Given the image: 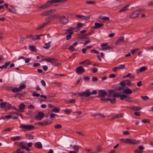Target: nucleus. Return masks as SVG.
Instances as JSON below:
<instances>
[{
	"label": "nucleus",
	"instance_id": "3c124183",
	"mask_svg": "<svg viewBox=\"0 0 153 153\" xmlns=\"http://www.w3.org/2000/svg\"><path fill=\"white\" fill-rule=\"evenodd\" d=\"M125 82L126 83L127 85L128 86H130L132 85L130 81L128 79L126 80Z\"/></svg>",
	"mask_w": 153,
	"mask_h": 153
},
{
	"label": "nucleus",
	"instance_id": "b1692460",
	"mask_svg": "<svg viewBox=\"0 0 153 153\" xmlns=\"http://www.w3.org/2000/svg\"><path fill=\"white\" fill-rule=\"evenodd\" d=\"M123 92L127 94H131L132 92V91L129 88H127L124 90V91Z\"/></svg>",
	"mask_w": 153,
	"mask_h": 153
},
{
	"label": "nucleus",
	"instance_id": "cd10ccee",
	"mask_svg": "<svg viewBox=\"0 0 153 153\" xmlns=\"http://www.w3.org/2000/svg\"><path fill=\"white\" fill-rule=\"evenodd\" d=\"M48 123L46 120H44L43 122H39L38 123V124L41 126H45L48 124Z\"/></svg>",
	"mask_w": 153,
	"mask_h": 153
},
{
	"label": "nucleus",
	"instance_id": "a19ab883",
	"mask_svg": "<svg viewBox=\"0 0 153 153\" xmlns=\"http://www.w3.org/2000/svg\"><path fill=\"white\" fill-rule=\"evenodd\" d=\"M125 100L126 101L130 102L131 101V98L129 96H126V99Z\"/></svg>",
	"mask_w": 153,
	"mask_h": 153
},
{
	"label": "nucleus",
	"instance_id": "423d86ee",
	"mask_svg": "<svg viewBox=\"0 0 153 153\" xmlns=\"http://www.w3.org/2000/svg\"><path fill=\"white\" fill-rule=\"evenodd\" d=\"M98 97H104L107 95V92L104 90H100L98 91Z\"/></svg>",
	"mask_w": 153,
	"mask_h": 153
},
{
	"label": "nucleus",
	"instance_id": "4d7b16f0",
	"mask_svg": "<svg viewBox=\"0 0 153 153\" xmlns=\"http://www.w3.org/2000/svg\"><path fill=\"white\" fill-rule=\"evenodd\" d=\"M5 89L8 91H12V87L10 86H7L5 87Z\"/></svg>",
	"mask_w": 153,
	"mask_h": 153
},
{
	"label": "nucleus",
	"instance_id": "c9c22d12",
	"mask_svg": "<svg viewBox=\"0 0 153 153\" xmlns=\"http://www.w3.org/2000/svg\"><path fill=\"white\" fill-rule=\"evenodd\" d=\"M100 19L103 21V22H105L106 21H108L110 19V18L108 17H103L101 18Z\"/></svg>",
	"mask_w": 153,
	"mask_h": 153
},
{
	"label": "nucleus",
	"instance_id": "f03ea898",
	"mask_svg": "<svg viewBox=\"0 0 153 153\" xmlns=\"http://www.w3.org/2000/svg\"><path fill=\"white\" fill-rule=\"evenodd\" d=\"M59 20V22L63 25H65L67 24L69 21L68 17L66 18L65 16L60 15Z\"/></svg>",
	"mask_w": 153,
	"mask_h": 153
},
{
	"label": "nucleus",
	"instance_id": "79ce46f5",
	"mask_svg": "<svg viewBox=\"0 0 153 153\" xmlns=\"http://www.w3.org/2000/svg\"><path fill=\"white\" fill-rule=\"evenodd\" d=\"M26 87V85L25 84H22L20 85L19 88V91H21L22 89L25 88Z\"/></svg>",
	"mask_w": 153,
	"mask_h": 153
},
{
	"label": "nucleus",
	"instance_id": "a211bd4d",
	"mask_svg": "<svg viewBox=\"0 0 153 153\" xmlns=\"http://www.w3.org/2000/svg\"><path fill=\"white\" fill-rule=\"evenodd\" d=\"M60 15L58 14H55L53 15H52V16L48 17L46 19V20L47 19H49L50 18H51L52 19H57V18H59V17L60 16Z\"/></svg>",
	"mask_w": 153,
	"mask_h": 153
},
{
	"label": "nucleus",
	"instance_id": "ddd939ff",
	"mask_svg": "<svg viewBox=\"0 0 153 153\" xmlns=\"http://www.w3.org/2000/svg\"><path fill=\"white\" fill-rule=\"evenodd\" d=\"M56 0H51L50 1H47L46 4H45L46 8H47L51 6L53 4L56 3Z\"/></svg>",
	"mask_w": 153,
	"mask_h": 153
},
{
	"label": "nucleus",
	"instance_id": "4be33fe9",
	"mask_svg": "<svg viewBox=\"0 0 153 153\" xmlns=\"http://www.w3.org/2000/svg\"><path fill=\"white\" fill-rule=\"evenodd\" d=\"M123 114H117L115 115H114L112 117L111 119L110 120H111L114 119H116V118H118L119 117H122L123 116Z\"/></svg>",
	"mask_w": 153,
	"mask_h": 153
},
{
	"label": "nucleus",
	"instance_id": "864d4df0",
	"mask_svg": "<svg viewBox=\"0 0 153 153\" xmlns=\"http://www.w3.org/2000/svg\"><path fill=\"white\" fill-rule=\"evenodd\" d=\"M8 109H14L15 110H16L17 111H19V110L18 109L16 108V107H15L14 106H10L9 107H8Z\"/></svg>",
	"mask_w": 153,
	"mask_h": 153
},
{
	"label": "nucleus",
	"instance_id": "603ef678",
	"mask_svg": "<svg viewBox=\"0 0 153 153\" xmlns=\"http://www.w3.org/2000/svg\"><path fill=\"white\" fill-rule=\"evenodd\" d=\"M126 95L124 94H121L120 97V100H123L125 98H126Z\"/></svg>",
	"mask_w": 153,
	"mask_h": 153
},
{
	"label": "nucleus",
	"instance_id": "bb28decb",
	"mask_svg": "<svg viewBox=\"0 0 153 153\" xmlns=\"http://www.w3.org/2000/svg\"><path fill=\"white\" fill-rule=\"evenodd\" d=\"M147 69V68H140L139 69L137 70L136 72L137 73H139L145 71Z\"/></svg>",
	"mask_w": 153,
	"mask_h": 153
},
{
	"label": "nucleus",
	"instance_id": "6e6552de",
	"mask_svg": "<svg viewBox=\"0 0 153 153\" xmlns=\"http://www.w3.org/2000/svg\"><path fill=\"white\" fill-rule=\"evenodd\" d=\"M45 116V114L42 112H39L35 116V118L38 120H41Z\"/></svg>",
	"mask_w": 153,
	"mask_h": 153
},
{
	"label": "nucleus",
	"instance_id": "c03bdc74",
	"mask_svg": "<svg viewBox=\"0 0 153 153\" xmlns=\"http://www.w3.org/2000/svg\"><path fill=\"white\" fill-rule=\"evenodd\" d=\"M73 34V32L69 33V34L66 36V39L67 40H68L71 39V34Z\"/></svg>",
	"mask_w": 153,
	"mask_h": 153
},
{
	"label": "nucleus",
	"instance_id": "2eb2a0df",
	"mask_svg": "<svg viewBox=\"0 0 153 153\" xmlns=\"http://www.w3.org/2000/svg\"><path fill=\"white\" fill-rule=\"evenodd\" d=\"M124 42V37L122 36L119 38L115 42V44L116 45H119L120 44Z\"/></svg>",
	"mask_w": 153,
	"mask_h": 153
},
{
	"label": "nucleus",
	"instance_id": "37998d69",
	"mask_svg": "<svg viewBox=\"0 0 153 153\" xmlns=\"http://www.w3.org/2000/svg\"><path fill=\"white\" fill-rule=\"evenodd\" d=\"M120 95L119 93H114L113 94V97L115 98L116 97H120Z\"/></svg>",
	"mask_w": 153,
	"mask_h": 153
},
{
	"label": "nucleus",
	"instance_id": "680f3d73",
	"mask_svg": "<svg viewBox=\"0 0 153 153\" xmlns=\"http://www.w3.org/2000/svg\"><path fill=\"white\" fill-rule=\"evenodd\" d=\"M110 101L111 104H114L116 102V99L114 98L113 99H110Z\"/></svg>",
	"mask_w": 153,
	"mask_h": 153
},
{
	"label": "nucleus",
	"instance_id": "dca6fc26",
	"mask_svg": "<svg viewBox=\"0 0 153 153\" xmlns=\"http://www.w3.org/2000/svg\"><path fill=\"white\" fill-rule=\"evenodd\" d=\"M76 71L78 74H81L84 73L85 70L83 68H77Z\"/></svg>",
	"mask_w": 153,
	"mask_h": 153
},
{
	"label": "nucleus",
	"instance_id": "f3484780",
	"mask_svg": "<svg viewBox=\"0 0 153 153\" xmlns=\"http://www.w3.org/2000/svg\"><path fill=\"white\" fill-rule=\"evenodd\" d=\"M25 107V105L23 103H21L19 106V111H20L21 112L23 111Z\"/></svg>",
	"mask_w": 153,
	"mask_h": 153
},
{
	"label": "nucleus",
	"instance_id": "e2e57ef3",
	"mask_svg": "<svg viewBox=\"0 0 153 153\" xmlns=\"http://www.w3.org/2000/svg\"><path fill=\"white\" fill-rule=\"evenodd\" d=\"M38 8L40 9H44L47 8L45 4L39 7Z\"/></svg>",
	"mask_w": 153,
	"mask_h": 153
},
{
	"label": "nucleus",
	"instance_id": "7c9ffc66",
	"mask_svg": "<svg viewBox=\"0 0 153 153\" xmlns=\"http://www.w3.org/2000/svg\"><path fill=\"white\" fill-rule=\"evenodd\" d=\"M18 145L20 147L22 148V149H25L27 147L26 146L24 145V143L23 142H20Z\"/></svg>",
	"mask_w": 153,
	"mask_h": 153
},
{
	"label": "nucleus",
	"instance_id": "0e129e2a",
	"mask_svg": "<svg viewBox=\"0 0 153 153\" xmlns=\"http://www.w3.org/2000/svg\"><path fill=\"white\" fill-rule=\"evenodd\" d=\"M32 96L33 97H39L40 96V94H39L36 93L34 91L33 92Z\"/></svg>",
	"mask_w": 153,
	"mask_h": 153
},
{
	"label": "nucleus",
	"instance_id": "6e6d98bb",
	"mask_svg": "<svg viewBox=\"0 0 153 153\" xmlns=\"http://www.w3.org/2000/svg\"><path fill=\"white\" fill-rule=\"evenodd\" d=\"M10 62H7L5 63L4 65H3L1 66H0V67H7L10 65Z\"/></svg>",
	"mask_w": 153,
	"mask_h": 153
},
{
	"label": "nucleus",
	"instance_id": "39448f33",
	"mask_svg": "<svg viewBox=\"0 0 153 153\" xmlns=\"http://www.w3.org/2000/svg\"><path fill=\"white\" fill-rule=\"evenodd\" d=\"M56 11L55 10H48L45 11L41 14L42 16H46L51 15L52 13H54Z\"/></svg>",
	"mask_w": 153,
	"mask_h": 153
},
{
	"label": "nucleus",
	"instance_id": "9d476101",
	"mask_svg": "<svg viewBox=\"0 0 153 153\" xmlns=\"http://www.w3.org/2000/svg\"><path fill=\"white\" fill-rule=\"evenodd\" d=\"M50 22V21H48L47 22L44 23L40 26H39L36 28L37 30H40L42 29L44 27L47 25Z\"/></svg>",
	"mask_w": 153,
	"mask_h": 153
},
{
	"label": "nucleus",
	"instance_id": "e433bc0d",
	"mask_svg": "<svg viewBox=\"0 0 153 153\" xmlns=\"http://www.w3.org/2000/svg\"><path fill=\"white\" fill-rule=\"evenodd\" d=\"M8 103L7 102H2L0 103V107L1 108H3L5 107L6 105L8 104Z\"/></svg>",
	"mask_w": 153,
	"mask_h": 153
},
{
	"label": "nucleus",
	"instance_id": "c85d7f7f",
	"mask_svg": "<svg viewBox=\"0 0 153 153\" xmlns=\"http://www.w3.org/2000/svg\"><path fill=\"white\" fill-rule=\"evenodd\" d=\"M128 5H127L123 7L119 11V12H121L126 10L128 8Z\"/></svg>",
	"mask_w": 153,
	"mask_h": 153
},
{
	"label": "nucleus",
	"instance_id": "f257e3e1",
	"mask_svg": "<svg viewBox=\"0 0 153 153\" xmlns=\"http://www.w3.org/2000/svg\"><path fill=\"white\" fill-rule=\"evenodd\" d=\"M120 140H123L124 141L122 142L123 143L126 144H132L133 145L138 144L140 142L139 140L131 139H122Z\"/></svg>",
	"mask_w": 153,
	"mask_h": 153
},
{
	"label": "nucleus",
	"instance_id": "20e7f679",
	"mask_svg": "<svg viewBox=\"0 0 153 153\" xmlns=\"http://www.w3.org/2000/svg\"><path fill=\"white\" fill-rule=\"evenodd\" d=\"M91 95V92L89 89L86 90L84 92L82 93H80L79 95L81 97H89Z\"/></svg>",
	"mask_w": 153,
	"mask_h": 153
},
{
	"label": "nucleus",
	"instance_id": "69168bd1",
	"mask_svg": "<svg viewBox=\"0 0 153 153\" xmlns=\"http://www.w3.org/2000/svg\"><path fill=\"white\" fill-rule=\"evenodd\" d=\"M85 150L88 153H89L90 152H91L92 151V149L91 148H86Z\"/></svg>",
	"mask_w": 153,
	"mask_h": 153
},
{
	"label": "nucleus",
	"instance_id": "aec40b11",
	"mask_svg": "<svg viewBox=\"0 0 153 153\" xmlns=\"http://www.w3.org/2000/svg\"><path fill=\"white\" fill-rule=\"evenodd\" d=\"M35 147L38 149H41L42 148V145L41 142H37L34 144Z\"/></svg>",
	"mask_w": 153,
	"mask_h": 153
},
{
	"label": "nucleus",
	"instance_id": "ea45409f",
	"mask_svg": "<svg viewBox=\"0 0 153 153\" xmlns=\"http://www.w3.org/2000/svg\"><path fill=\"white\" fill-rule=\"evenodd\" d=\"M20 138L21 137L19 136L14 137L11 138V139L14 141L16 140H20Z\"/></svg>",
	"mask_w": 153,
	"mask_h": 153
},
{
	"label": "nucleus",
	"instance_id": "4468645a",
	"mask_svg": "<svg viewBox=\"0 0 153 153\" xmlns=\"http://www.w3.org/2000/svg\"><path fill=\"white\" fill-rule=\"evenodd\" d=\"M8 10L10 12H11L13 13L16 14L17 11L16 10L13 6L10 5L9 8H8Z\"/></svg>",
	"mask_w": 153,
	"mask_h": 153
},
{
	"label": "nucleus",
	"instance_id": "c756f323",
	"mask_svg": "<svg viewBox=\"0 0 153 153\" xmlns=\"http://www.w3.org/2000/svg\"><path fill=\"white\" fill-rule=\"evenodd\" d=\"M51 42H49L48 43H45V46L43 47V48L45 49H49L51 46Z\"/></svg>",
	"mask_w": 153,
	"mask_h": 153
},
{
	"label": "nucleus",
	"instance_id": "72a5a7b5",
	"mask_svg": "<svg viewBox=\"0 0 153 153\" xmlns=\"http://www.w3.org/2000/svg\"><path fill=\"white\" fill-rule=\"evenodd\" d=\"M25 136L26 138L28 140H33L34 139L33 136L31 134H26Z\"/></svg>",
	"mask_w": 153,
	"mask_h": 153
},
{
	"label": "nucleus",
	"instance_id": "a878e982",
	"mask_svg": "<svg viewBox=\"0 0 153 153\" xmlns=\"http://www.w3.org/2000/svg\"><path fill=\"white\" fill-rule=\"evenodd\" d=\"M71 147H72L73 149L74 150V151L77 152L79 151V146L75 145L73 146L71 145Z\"/></svg>",
	"mask_w": 153,
	"mask_h": 153
},
{
	"label": "nucleus",
	"instance_id": "8fccbe9b",
	"mask_svg": "<svg viewBox=\"0 0 153 153\" xmlns=\"http://www.w3.org/2000/svg\"><path fill=\"white\" fill-rule=\"evenodd\" d=\"M102 149V148L101 146H99L97 147L96 152H100Z\"/></svg>",
	"mask_w": 153,
	"mask_h": 153
},
{
	"label": "nucleus",
	"instance_id": "473e14b6",
	"mask_svg": "<svg viewBox=\"0 0 153 153\" xmlns=\"http://www.w3.org/2000/svg\"><path fill=\"white\" fill-rule=\"evenodd\" d=\"M84 24H83L80 22H78L77 23L76 28L78 29L79 28L81 27L84 25Z\"/></svg>",
	"mask_w": 153,
	"mask_h": 153
},
{
	"label": "nucleus",
	"instance_id": "58836bf2",
	"mask_svg": "<svg viewBox=\"0 0 153 153\" xmlns=\"http://www.w3.org/2000/svg\"><path fill=\"white\" fill-rule=\"evenodd\" d=\"M29 48L31 51L33 52L35 51L36 49L35 46L32 45H30L29 46Z\"/></svg>",
	"mask_w": 153,
	"mask_h": 153
},
{
	"label": "nucleus",
	"instance_id": "de8ad7c7",
	"mask_svg": "<svg viewBox=\"0 0 153 153\" xmlns=\"http://www.w3.org/2000/svg\"><path fill=\"white\" fill-rule=\"evenodd\" d=\"M59 110H60L59 108L56 107H55L51 111L55 112H58Z\"/></svg>",
	"mask_w": 153,
	"mask_h": 153
},
{
	"label": "nucleus",
	"instance_id": "052dcab7",
	"mask_svg": "<svg viewBox=\"0 0 153 153\" xmlns=\"http://www.w3.org/2000/svg\"><path fill=\"white\" fill-rule=\"evenodd\" d=\"M5 119L7 120H9L12 118V116L11 115H9L4 116Z\"/></svg>",
	"mask_w": 153,
	"mask_h": 153
},
{
	"label": "nucleus",
	"instance_id": "412c9836",
	"mask_svg": "<svg viewBox=\"0 0 153 153\" xmlns=\"http://www.w3.org/2000/svg\"><path fill=\"white\" fill-rule=\"evenodd\" d=\"M76 16L82 20H88L90 18L89 16H85L82 15H77Z\"/></svg>",
	"mask_w": 153,
	"mask_h": 153
},
{
	"label": "nucleus",
	"instance_id": "5fc2aeb1",
	"mask_svg": "<svg viewBox=\"0 0 153 153\" xmlns=\"http://www.w3.org/2000/svg\"><path fill=\"white\" fill-rule=\"evenodd\" d=\"M74 46H73V45H72L71 46H70L68 48L69 50H71L72 51H75L76 50L74 48Z\"/></svg>",
	"mask_w": 153,
	"mask_h": 153
},
{
	"label": "nucleus",
	"instance_id": "2f4dec72",
	"mask_svg": "<svg viewBox=\"0 0 153 153\" xmlns=\"http://www.w3.org/2000/svg\"><path fill=\"white\" fill-rule=\"evenodd\" d=\"M84 66H88V65L91 64V62L89 61V60H86L83 61Z\"/></svg>",
	"mask_w": 153,
	"mask_h": 153
},
{
	"label": "nucleus",
	"instance_id": "9b49d317",
	"mask_svg": "<svg viewBox=\"0 0 153 153\" xmlns=\"http://www.w3.org/2000/svg\"><path fill=\"white\" fill-rule=\"evenodd\" d=\"M144 147L142 146H140L138 147V149L134 150V153H142L143 152Z\"/></svg>",
	"mask_w": 153,
	"mask_h": 153
},
{
	"label": "nucleus",
	"instance_id": "13d9d810",
	"mask_svg": "<svg viewBox=\"0 0 153 153\" xmlns=\"http://www.w3.org/2000/svg\"><path fill=\"white\" fill-rule=\"evenodd\" d=\"M122 68H113L112 70L114 72L117 71L118 70Z\"/></svg>",
	"mask_w": 153,
	"mask_h": 153
},
{
	"label": "nucleus",
	"instance_id": "0eeeda50",
	"mask_svg": "<svg viewBox=\"0 0 153 153\" xmlns=\"http://www.w3.org/2000/svg\"><path fill=\"white\" fill-rule=\"evenodd\" d=\"M20 128H23L25 129L28 130H31L33 128H34V127L32 125H26L22 124L20 125Z\"/></svg>",
	"mask_w": 153,
	"mask_h": 153
},
{
	"label": "nucleus",
	"instance_id": "5701e85b",
	"mask_svg": "<svg viewBox=\"0 0 153 153\" xmlns=\"http://www.w3.org/2000/svg\"><path fill=\"white\" fill-rule=\"evenodd\" d=\"M104 25L102 23H95L94 24V29H97L100 28Z\"/></svg>",
	"mask_w": 153,
	"mask_h": 153
},
{
	"label": "nucleus",
	"instance_id": "393cba45",
	"mask_svg": "<svg viewBox=\"0 0 153 153\" xmlns=\"http://www.w3.org/2000/svg\"><path fill=\"white\" fill-rule=\"evenodd\" d=\"M22 59H23L24 60L25 59V62L26 63H28L29 62V61L31 60V59L30 58H27L25 59V58L23 56H21L18 58L19 60H20Z\"/></svg>",
	"mask_w": 153,
	"mask_h": 153
},
{
	"label": "nucleus",
	"instance_id": "338daca9",
	"mask_svg": "<svg viewBox=\"0 0 153 153\" xmlns=\"http://www.w3.org/2000/svg\"><path fill=\"white\" fill-rule=\"evenodd\" d=\"M141 98L144 100H146L149 99V97L147 96H142Z\"/></svg>",
	"mask_w": 153,
	"mask_h": 153
},
{
	"label": "nucleus",
	"instance_id": "6ab92c4d",
	"mask_svg": "<svg viewBox=\"0 0 153 153\" xmlns=\"http://www.w3.org/2000/svg\"><path fill=\"white\" fill-rule=\"evenodd\" d=\"M128 107L134 111H138L141 109V107L139 106H133L132 107Z\"/></svg>",
	"mask_w": 153,
	"mask_h": 153
},
{
	"label": "nucleus",
	"instance_id": "bf43d9fd",
	"mask_svg": "<svg viewBox=\"0 0 153 153\" xmlns=\"http://www.w3.org/2000/svg\"><path fill=\"white\" fill-rule=\"evenodd\" d=\"M64 112L65 113L67 114H70L71 111V109H66L64 110Z\"/></svg>",
	"mask_w": 153,
	"mask_h": 153
},
{
	"label": "nucleus",
	"instance_id": "09e8293b",
	"mask_svg": "<svg viewBox=\"0 0 153 153\" xmlns=\"http://www.w3.org/2000/svg\"><path fill=\"white\" fill-rule=\"evenodd\" d=\"M75 29L74 27H70L66 30V32H69V33L73 32L72 30Z\"/></svg>",
	"mask_w": 153,
	"mask_h": 153
},
{
	"label": "nucleus",
	"instance_id": "f704fd0d",
	"mask_svg": "<svg viewBox=\"0 0 153 153\" xmlns=\"http://www.w3.org/2000/svg\"><path fill=\"white\" fill-rule=\"evenodd\" d=\"M45 60L47 62H49L51 63H53L56 60V59L55 58H48L45 59Z\"/></svg>",
	"mask_w": 153,
	"mask_h": 153
},
{
	"label": "nucleus",
	"instance_id": "1a4fd4ad",
	"mask_svg": "<svg viewBox=\"0 0 153 153\" xmlns=\"http://www.w3.org/2000/svg\"><path fill=\"white\" fill-rule=\"evenodd\" d=\"M102 50H107L108 49H112V47H111L108 46L107 43H104L101 45Z\"/></svg>",
	"mask_w": 153,
	"mask_h": 153
},
{
	"label": "nucleus",
	"instance_id": "7ed1b4c3",
	"mask_svg": "<svg viewBox=\"0 0 153 153\" xmlns=\"http://www.w3.org/2000/svg\"><path fill=\"white\" fill-rule=\"evenodd\" d=\"M142 9H139L134 11L130 15V18L131 19H134L138 17L140 12L143 11Z\"/></svg>",
	"mask_w": 153,
	"mask_h": 153
},
{
	"label": "nucleus",
	"instance_id": "49530a36",
	"mask_svg": "<svg viewBox=\"0 0 153 153\" xmlns=\"http://www.w3.org/2000/svg\"><path fill=\"white\" fill-rule=\"evenodd\" d=\"M62 128V126L61 125L58 124L55 125L54 126V128L55 129H60Z\"/></svg>",
	"mask_w": 153,
	"mask_h": 153
},
{
	"label": "nucleus",
	"instance_id": "f8f14e48",
	"mask_svg": "<svg viewBox=\"0 0 153 153\" xmlns=\"http://www.w3.org/2000/svg\"><path fill=\"white\" fill-rule=\"evenodd\" d=\"M27 38H30L33 41H35L36 39L39 40L40 39L39 36L38 35H30L27 36Z\"/></svg>",
	"mask_w": 153,
	"mask_h": 153
},
{
	"label": "nucleus",
	"instance_id": "774afa93",
	"mask_svg": "<svg viewBox=\"0 0 153 153\" xmlns=\"http://www.w3.org/2000/svg\"><path fill=\"white\" fill-rule=\"evenodd\" d=\"M148 5L149 6H153V1L149 2Z\"/></svg>",
	"mask_w": 153,
	"mask_h": 153
},
{
	"label": "nucleus",
	"instance_id": "4c0bfd02",
	"mask_svg": "<svg viewBox=\"0 0 153 153\" xmlns=\"http://www.w3.org/2000/svg\"><path fill=\"white\" fill-rule=\"evenodd\" d=\"M65 102L67 104L74 103H75V100L74 99H73L68 101L66 100L65 101Z\"/></svg>",
	"mask_w": 153,
	"mask_h": 153
},
{
	"label": "nucleus",
	"instance_id": "a18cd8bd",
	"mask_svg": "<svg viewBox=\"0 0 153 153\" xmlns=\"http://www.w3.org/2000/svg\"><path fill=\"white\" fill-rule=\"evenodd\" d=\"M12 91L13 93H16L20 91L19 88H12Z\"/></svg>",
	"mask_w": 153,
	"mask_h": 153
}]
</instances>
